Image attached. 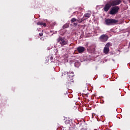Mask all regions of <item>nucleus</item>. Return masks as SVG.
Listing matches in <instances>:
<instances>
[{
    "label": "nucleus",
    "instance_id": "f257e3e1",
    "mask_svg": "<svg viewBox=\"0 0 130 130\" xmlns=\"http://www.w3.org/2000/svg\"><path fill=\"white\" fill-rule=\"evenodd\" d=\"M121 3V0H111L105 5L104 7V12H107L108 11H109L110 8L112 7L118 6V5H120Z\"/></svg>",
    "mask_w": 130,
    "mask_h": 130
},
{
    "label": "nucleus",
    "instance_id": "f03ea898",
    "mask_svg": "<svg viewBox=\"0 0 130 130\" xmlns=\"http://www.w3.org/2000/svg\"><path fill=\"white\" fill-rule=\"evenodd\" d=\"M57 41L59 43L61 46H64V45L68 44V40L62 37H59L57 39Z\"/></svg>",
    "mask_w": 130,
    "mask_h": 130
},
{
    "label": "nucleus",
    "instance_id": "7ed1b4c3",
    "mask_svg": "<svg viewBox=\"0 0 130 130\" xmlns=\"http://www.w3.org/2000/svg\"><path fill=\"white\" fill-rule=\"evenodd\" d=\"M105 22L106 23V24L108 26H110V25H113V24H116L117 22H118V20H115L114 19H106L105 20Z\"/></svg>",
    "mask_w": 130,
    "mask_h": 130
},
{
    "label": "nucleus",
    "instance_id": "20e7f679",
    "mask_svg": "<svg viewBox=\"0 0 130 130\" xmlns=\"http://www.w3.org/2000/svg\"><path fill=\"white\" fill-rule=\"evenodd\" d=\"M119 10V7L118 6H114L111 8L110 11L109 12L110 15H115L118 13Z\"/></svg>",
    "mask_w": 130,
    "mask_h": 130
},
{
    "label": "nucleus",
    "instance_id": "39448f33",
    "mask_svg": "<svg viewBox=\"0 0 130 130\" xmlns=\"http://www.w3.org/2000/svg\"><path fill=\"white\" fill-rule=\"evenodd\" d=\"M108 36L107 35H102L99 38V39L101 42H106L108 40Z\"/></svg>",
    "mask_w": 130,
    "mask_h": 130
},
{
    "label": "nucleus",
    "instance_id": "423d86ee",
    "mask_svg": "<svg viewBox=\"0 0 130 130\" xmlns=\"http://www.w3.org/2000/svg\"><path fill=\"white\" fill-rule=\"evenodd\" d=\"M77 50L79 53H83V52L86 50V48L84 47L79 46L77 48Z\"/></svg>",
    "mask_w": 130,
    "mask_h": 130
},
{
    "label": "nucleus",
    "instance_id": "0eeeda50",
    "mask_svg": "<svg viewBox=\"0 0 130 130\" xmlns=\"http://www.w3.org/2000/svg\"><path fill=\"white\" fill-rule=\"evenodd\" d=\"M108 52H109V48L106 47H105L104 48V53H105V54H107Z\"/></svg>",
    "mask_w": 130,
    "mask_h": 130
},
{
    "label": "nucleus",
    "instance_id": "6e6552de",
    "mask_svg": "<svg viewBox=\"0 0 130 130\" xmlns=\"http://www.w3.org/2000/svg\"><path fill=\"white\" fill-rule=\"evenodd\" d=\"M90 16H91V14H90V13H87L84 15L83 18L85 17L86 19H87V18L88 19V18H90Z\"/></svg>",
    "mask_w": 130,
    "mask_h": 130
},
{
    "label": "nucleus",
    "instance_id": "1a4fd4ad",
    "mask_svg": "<svg viewBox=\"0 0 130 130\" xmlns=\"http://www.w3.org/2000/svg\"><path fill=\"white\" fill-rule=\"evenodd\" d=\"M84 20H87V18H82L81 19H77V23H82V22H83V21H84Z\"/></svg>",
    "mask_w": 130,
    "mask_h": 130
},
{
    "label": "nucleus",
    "instance_id": "9d476101",
    "mask_svg": "<svg viewBox=\"0 0 130 130\" xmlns=\"http://www.w3.org/2000/svg\"><path fill=\"white\" fill-rule=\"evenodd\" d=\"M69 27H70V23H67L63 26L62 28L63 29H66V28H69Z\"/></svg>",
    "mask_w": 130,
    "mask_h": 130
},
{
    "label": "nucleus",
    "instance_id": "9b49d317",
    "mask_svg": "<svg viewBox=\"0 0 130 130\" xmlns=\"http://www.w3.org/2000/svg\"><path fill=\"white\" fill-rule=\"evenodd\" d=\"M77 21H78V19H77L75 18H73L71 20V22L72 23H75V22H77Z\"/></svg>",
    "mask_w": 130,
    "mask_h": 130
},
{
    "label": "nucleus",
    "instance_id": "f8f14e48",
    "mask_svg": "<svg viewBox=\"0 0 130 130\" xmlns=\"http://www.w3.org/2000/svg\"><path fill=\"white\" fill-rule=\"evenodd\" d=\"M111 46V44H110V43H108L106 44L105 47H107V48H109Z\"/></svg>",
    "mask_w": 130,
    "mask_h": 130
},
{
    "label": "nucleus",
    "instance_id": "ddd939ff",
    "mask_svg": "<svg viewBox=\"0 0 130 130\" xmlns=\"http://www.w3.org/2000/svg\"><path fill=\"white\" fill-rule=\"evenodd\" d=\"M37 24L40 25V26H42L43 25V22H38Z\"/></svg>",
    "mask_w": 130,
    "mask_h": 130
},
{
    "label": "nucleus",
    "instance_id": "4468645a",
    "mask_svg": "<svg viewBox=\"0 0 130 130\" xmlns=\"http://www.w3.org/2000/svg\"><path fill=\"white\" fill-rule=\"evenodd\" d=\"M73 26L74 27H77V26H78V23L74 22L73 23Z\"/></svg>",
    "mask_w": 130,
    "mask_h": 130
},
{
    "label": "nucleus",
    "instance_id": "2eb2a0df",
    "mask_svg": "<svg viewBox=\"0 0 130 130\" xmlns=\"http://www.w3.org/2000/svg\"><path fill=\"white\" fill-rule=\"evenodd\" d=\"M39 35L41 37V36H43V30H42V32L40 33Z\"/></svg>",
    "mask_w": 130,
    "mask_h": 130
},
{
    "label": "nucleus",
    "instance_id": "dca6fc26",
    "mask_svg": "<svg viewBox=\"0 0 130 130\" xmlns=\"http://www.w3.org/2000/svg\"><path fill=\"white\" fill-rule=\"evenodd\" d=\"M43 25L44 26V27H46V23H43Z\"/></svg>",
    "mask_w": 130,
    "mask_h": 130
},
{
    "label": "nucleus",
    "instance_id": "f3484780",
    "mask_svg": "<svg viewBox=\"0 0 130 130\" xmlns=\"http://www.w3.org/2000/svg\"><path fill=\"white\" fill-rule=\"evenodd\" d=\"M50 59H51V60H52V59H53V56H51V57H50Z\"/></svg>",
    "mask_w": 130,
    "mask_h": 130
},
{
    "label": "nucleus",
    "instance_id": "a211bd4d",
    "mask_svg": "<svg viewBox=\"0 0 130 130\" xmlns=\"http://www.w3.org/2000/svg\"><path fill=\"white\" fill-rule=\"evenodd\" d=\"M90 50H92V48L91 47H89Z\"/></svg>",
    "mask_w": 130,
    "mask_h": 130
}]
</instances>
